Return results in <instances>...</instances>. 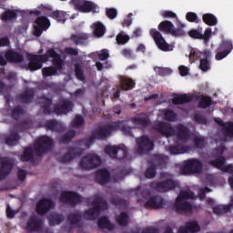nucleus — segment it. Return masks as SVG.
<instances>
[{
  "instance_id": "nucleus-29",
  "label": "nucleus",
  "mask_w": 233,
  "mask_h": 233,
  "mask_svg": "<svg viewBox=\"0 0 233 233\" xmlns=\"http://www.w3.org/2000/svg\"><path fill=\"white\" fill-rule=\"evenodd\" d=\"M34 97H35V88L34 87H26L22 94L17 96L20 103H25V105L32 103Z\"/></svg>"
},
{
  "instance_id": "nucleus-6",
  "label": "nucleus",
  "mask_w": 233,
  "mask_h": 233,
  "mask_svg": "<svg viewBox=\"0 0 233 233\" xmlns=\"http://www.w3.org/2000/svg\"><path fill=\"white\" fill-rule=\"evenodd\" d=\"M73 6L82 14H99V6L88 0H71Z\"/></svg>"
},
{
  "instance_id": "nucleus-14",
  "label": "nucleus",
  "mask_w": 233,
  "mask_h": 233,
  "mask_svg": "<svg viewBox=\"0 0 233 233\" xmlns=\"http://www.w3.org/2000/svg\"><path fill=\"white\" fill-rule=\"evenodd\" d=\"M136 142L137 147V154H147V152L154 150V141L147 136L137 137Z\"/></svg>"
},
{
  "instance_id": "nucleus-51",
  "label": "nucleus",
  "mask_w": 233,
  "mask_h": 233,
  "mask_svg": "<svg viewBox=\"0 0 233 233\" xmlns=\"http://www.w3.org/2000/svg\"><path fill=\"white\" fill-rule=\"evenodd\" d=\"M136 86V82L131 78L124 77L121 79V88L122 90H132Z\"/></svg>"
},
{
  "instance_id": "nucleus-48",
  "label": "nucleus",
  "mask_w": 233,
  "mask_h": 233,
  "mask_svg": "<svg viewBox=\"0 0 233 233\" xmlns=\"http://www.w3.org/2000/svg\"><path fill=\"white\" fill-rule=\"evenodd\" d=\"M81 212L76 211L67 216V221L70 223V225L76 226L78 223H81Z\"/></svg>"
},
{
  "instance_id": "nucleus-56",
  "label": "nucleus",
  "mask_w": 233,
  "mask_h": 233,
  "mask_svg": "<svg viewBox=\"0 0 233 233\" xmlns=\"http://www.w3.org/2000/svg\"><path fill=\"white\" fill-rule=\"evenodd\" d=\"M106 28L101 22H97L95 24V30H94V35L96 37H103L105 35Z\"/></svg>"
},
{
  "instance_id": "nucleus-43",
  "label": "nucleus",
  "mask_w": 233,
  "mask_h": 233,
  "mask_svg": "<svg viewBox=\"0 0 233 233\" xmlns=\"http://www.w3.org/2000/svg\"><path fill=\"white\" fill-rule=\"evenodd\" d=\"M227 163V158H225V157L220 156L218 157H217L214 160H210L208 162V164L211 167H214L215 168H218V170H223V168H225V165Z\"/></svg>"
},
{
  "instance_id": "nucleus-50",
  "label": "nucleus",
  "mask_w": 233,
  "mask_h": 233,
  "mask_svg": "<svg viewBox=\"0 0 233 233\" xmlns=\"http://www.w3.org/2000/svg\"><path fill=\"white\" fill-rule=\"evenodd\" d=\"M97 225L99 228H106L107 230H113L114 225L110 223V220L107 218V217H102L97 221Z\"/></svg>"
},
{
  "instance_id": "nucleus-18",
  "label": "nucleus",
  "mask_w": 233,
  "mask_h": 233,
  "mask_svg": "<svg viewBox=\"0 0 233 233\" xmlns=\"http://www.w3.org/2000/svg\"><path fill=\"white\" fill-rule=\"evenodd\" d=\"M43 225H45L43 218L33 215L26 222L25 230H27V232H41V230H43Z\"/></svg>"
},
{
  "instance_id": "nucleus-5",
  "label": "nucleus",
  "mask_w": 233,
  "mask_h": 233,
  "mask_svg": "<svg viewBox=\"0 0 233 233\" xmlns=\"http://www.w3.org/2000/svg\"><path fill=\"white\" fill-rule=\"evenodd\" d=\"M181 174L184 176L190 174H201L203 172V162L198 158H190L184 161L180 167Z\"/></svg>"
},
{
  "instance_id": "nucleus-54",
  "label": "nucleus",
  "mask_w": 233,
  "mask_h": 233,
  "mask_svg": "<svg viewBox=\"0 0 233 233\" xmlns=\"http://www.w3.org/2000/svg\"><path fill=\"white\" fill-rule=\"evenodd\" d=\"M85 125V118L81 115H76L71 122L72 128H81Z\"/></svg>"
},
{
  "instance_id": "nucleus-24",
  "label": "nucleus",
  "mask_w": 233,
  "mask_h": 233,
  "mask_svg": "<svg viewBox=\"0 0 233 233\" xmlns=\"http://www.w3.org/2000/svg\"><path fill=\"white\" fill-rule=\"evenodd\" d=\"M219 52H218L215 56V59L217 61H221V59H225L230 52L233 50V45L232 42L228 40H225L221 43V45L218 47Z\"/></svg>"
},
{
  "instance_id": "nucleus-27",
  "label": "nucleus",
  "mask_w": 233,
  "mask_h": 233,
  "mask_svg": "<svg viewBox=\"0 0 233 233\" xmlns=\"http://www.w3.org/2000/svg\"><path fill=\"white\" fill-rule=\"evenodd\" d=\"M133 125L138 127V128H147L150 127V118L145 113H140L137 116H133L129 119Z\"/></svg>"
},
{
  "instance_id": "nucleus-53",
  "label": "nucleus",
  "mask_w": 233,
  "mask_h": 233,
  "mask_svg": "<svg viewBox=\"0 0 233 233\" xmlns=\"http://www.w3.org/2000/svg\"><path fill=\"white\" fill-rule=\"evenodd\" d=\"M50 17L56 19L58 23H65L66 21V15L63 11H53Z\"/></svg>"
},
{
  "instance_id": "nucleus-1",
  "label": "nucleus",
  "mask_w": 233,
  "mask_h": 233,
  "mask_svg": "<svg viewBox=\"0 0 233 233\" xmlns=\"http://www.w3.org/2000/svg\"><path fill=\"white\" fill-rule=\"evenodd\" d=\"M53 59L54 66L61 68L63 66V59L61 55L56 52L55 48H50L44 55H34L27 54V59L29 61L27 66L31 72H35L36 70H41L43 68V63H48V59Z\"/></svg>"
},
{
  "instance_id": "nucleus-4",
  "label": "nucleus",
  "mask_w": 233,
  "mask_h": 233,
  "mask_svg": "<svg viewBox=\"0 0 233 233\" xmlns=\"http://www.w3.org/2000/svg\"><path fill=\"white\" fill-rule=\"evenodd\" d=\"M177 187H179V182L175 181L172 178H167L163 181L156 180L149 184V188L156 192H159L160 194L170 192V190H174V188H177Z\"/></svg>"
},
{
  "instance_id": "nucleus-11",
  "label": "nucleus",
  "mask_w": 233,
  "mask_h": 233,
  "mask_svg": "<svg viewBox=\"0 0 233 233\" xmlns=\"http://www.w3.org/2000/svg\"><path fill=\"white\" fill-rule=\"evenodd\" d=\"M149 35L159 50H162V52H172V46L167 43V40H165L161 32L157 31V29H150Z\"/></svg>"
},
{
  "instance_id": "nucleus-19",
  "label": "nucleus",
  "mask_w": 233,
  "mask_h": 233,
  "mask_svg": "<svg viewBox=\"0 0 233 233\" xmlns=\"http://www.w3.org/2000/svg\"><path fill=\"white\" fill-rule=\"evenodd\" d=\"M191 131L190 128L183 124H179L175 127V135L177 141L180 143H188L190 141Z\"/></svg>"
},
{
  "instance_id": "nucleus-59",
  "label": "nucleus",
  "mask_w": 233,
  "mask_h": 233,
  "mask_svg": "<svg viewBox=\"0 0 233 233\" xmlns=\"http://www.w3.org/2000/svg\"><path fill=\"white\" fill-rule=\"evenodd\" d=\"M18 139H19V134L17 132H13L10 134V136L5 137V145H8L9 147H13L14 143H17Z\"/></svg>"
},
{
  "instance_id": "nucleus-31",
  "label": "nucleus",
  "mask_w": 233,
  "mask_h": 233,
  "mask_svg": "<svg viewBox=\"0 0 233 233\" xmlns=\"http://www.w3.org/2000/svg\"><path fill=\"white\" fill-rule=\"evenodd\" d=\"M88 34L86 33L73 34L70 36V41L76 46H86L88 45Z\"/></svg>"
},
{
  "instance_id": "nucleus-38",
  "label": "nucleus",
  "mask_w": 233,
  "mask_h": 233,
  "mask_svg": "<svg viewBox=\"0 0 233 233\" xmlns=\"http://www.w3.org/2000/svg\"><path fill=\"white\" fill-rule=\"evenodd\" d=\"M153 165L159 168H163L167 165V161H168V157L165 155H154L152 159H150Z\"/></svg>"
},
{
  "instance_id": "nucleus-26",
  "label": "nucleus",
  "mask_w": 233,
  "mask_h": 233,
  "mask_svg": "<svg viewBox=\"0 0 233 233\" xmlns=\"http://www.w3.org/2000/svg\"><path fill=\"white\" fill-rule=\"evenodd\" d=\"M5 58L8 63H15L16 65H21V63H25V56L23 54L14 50L8 49L5 53Z\"/></svg>"
},
{
  "instance_id": "nucleus-60",
  "label": "nucleus",
  "mask_w": 233,
  "mask_h": 233,
  "mask_svg": "<svg viewBox=\"0 0 233 233\" xmlns=\"http://www.w3.org/2000/svg\"><path fill=\"white\" fill-rule=\"evenodd\" d=\"M196 148H204L205 145H207V142L205 140V137H198L195 136L192 139Z\"/></svg>"
},
{
  "instance_id": "nucleus-62",
  "label": "nucleus",
  "mask_w": 233,
  "mask_h": 233,
  "mask_svg": "<svg viewBox=\"0 0 233 233\" xmlns=\"http://www.w3.org/2000/svg\"><path fill=\"white\" fill-rule=\"evenodd\" d=\"M135 195L141 196L145 199H148V198H150V189L148 188L141 189V187H137L135 189Z\"/></svg>"
},
{
  "instance_id": "nucleus-12",
  "label": "nucleus",
  "mask_w": 233,
  "mask_h": 233,
  "mask_svg": "<svg viewBox=\"0 0 233 233\" xmlns=\"http://www.w3.org/2000/svg\"><path fill=\"white\" fill-rule=\"evenodd\" d=\"M215 123L218 125V127H221V133H222V141H230L233 139V122L228 121L223 122L221 118H215Z\"/></svg>"
},
{
  "instance_id": "nucleus-36",
  "label": "nucleus",
  "mask_w": 233,
  "mask_h": 233,
  "mask_svg": "<svg viewBox=\"0 0 233 233\" xmlns=\"http://www.w3.org/2000/svg\"><path fill=\"white\" fill-rule=\"evenodd\" d=\"M45 127L46 130H51V132H63L65 130V126L56 119L48 120Z\"/></svg>"
},
{
  "instance_id": "nucleus-15",
  "label": "nucleus",
  "mask_w": 233,
  "mask_h": 233,
  "mask_svg": "<svg viewBox=\"0 0 233 233\" xmlns=\"http://www.w3.org/2000/svg\"><path fill=\"white\" fill-rule=\"evenodd\" d=\"M50 28V20L46 16L37 17L34 25V35L35 37H41L43 32Z\"/></svg>"
},
{
  "instance_id": "nucleus-44",
  "label": "nucleus",
  "mask_w": 233,
  "mask_h": 233,
  "mask_svg": "<svg viewBox=\"0 0 233 233\" xmlns=\"http://www.w3.org/2000/svg\"><path fill=\"white\" fill-rule=\"evenodd\" d=\"M76 137V130H69L66 134L62 135L58 138V143H62L63 145H68L72 139Z\"/></svg>"
},
{
  "instance_id": "nucleus-23",
  "label": "nucleus",
  "mask_w": 233,
  "mask_h": 233,
  "mask_svg": "<svg viewBox=\"0 0 233 233\" xmlns=\"http://www.w3.org/2000/svg\"><path fill=\"white\" fill-rule=\"evenodd\" d=\"M188 35L192 39H199L204 41L205 45H208V41H210V37H212V29L210 27L206 28L204 34L198 29H191L188 31Z\"/></svg>"
},
{
  "instance_id": "nucleus-30",
  "label": "nucleus",
  "mask_w": 233,
  "mask_h": 233,
  "mask_svg": "<svg viewBox=\"0 0 233 233\" xmlns=\"http://www.w3.org/2000/svg\"><path fill=\"white\" fill-rule=\"evenodd\" d=\"M145 208H163L165 207V200L160 196L149 197L144 204Z\"/></svg>"
},
{
  "instance_id": "nucleus-13",
  "label": "nucleus",
  "mask_w": 233,
  "mask_h": 233,
  "mask_svg": "<svg viewBox=\"0 0 233 233\" xmlns=\"http://www.w3.org/2000/svg\"><path fill=\"white\" fill-rule=\"evenodd\" d=\"M14 168V159L9 157H0V181L6 179Z\"/></svg>"
},
{
  "instance_id": "nucleus-49",
  "label": "nucleus",
  "mask_w": 233,
  "mask_h": 233,
  "mask_svg": "<svg viewBox=\"0 0 233 233\" xmlns=\"http://www.w3.org/2000/svg\"><path fill=\"white\" fill-rule=\"evenodd\" d=\"M212 97L207 96H201L198 101V108H208V106H212Z\"/></svg>"
},
{
  "instance_id": "nucleus-10",
  "label": "nucleus",
  "mask_w": 233,
  "mask_h": 233,
  "mask_svg": "<svg viewBox=\"0 0 233 233\" xmlns=\"http://www.w3.org/2000/svg\"><path fill=\"white\" fill-rule=\"evenodd\" d=\"M158 30L163 34L173 35V37H181L185 35V30L176 29L174 24L170 21L165 20L158 25Z\"/></svg>"
},
{
  "instance_id": "nucleus-28",
  "label": "nucleus",
  "mask_w": 233,
  "mask_h": 233,
  "mask_svg": "<svg viewBox=\"0 0 233 233\" xmlns=\"http://www.w3.org/2000/svg\"><path fill=\"white\" fill-rule=\"evenodd\" d=\"M52 99L46 96L38 97V105H40V109L42 110L44 116H50L54 114V109H52Z\"/></svg>"
},
{
  "instance_id": "nucleus-58",
  "label": "nucleus",
  "mask_w": 233,
  "mask_h": 233,
  "mask_svg": "<svg viewBox=\"0 0 233 233\" xmlns=\"http://www.w3.org/2000/svg\"><path fill=\"white\" fill-rule=\"evenodd\" d=\"M75 76L78 81H86L85 71L79 64L75 65Z\"/></svg>"
},
{
  "instance_id": "nucleus-42",
  "label": "nucleus",
  "mask_w": 233,
  "mask_h": 233,
  "mask_svg": "<svg viewBox=\"0 0 233 233\" xmlns=\"http://www.w3.org/2000/svg\"><path fill=\"white\" fill-rule=\"evenodd\" d=\"M63 69V60H62V66L58 67L57 66H47L42 69V74L44 77H52V76H57V70Z\"/></svg>"
},
{
  "instance_id": "nucleus-63",
  "label": "nucleus",
  "mask_w": 233,
  "mask_h": 233,
  "mask_svg": "<svg viewBox=\"0 0 233 233\" xmlns=\"http://www.w3.org/2000/svg\"><path fill=\"white\" fill-rule=\"evenodd\" d=\"M155 72H157L158 76L165 77V76H170V74H172V69L168 67H156Z\"/></svg>"
},
{
  "instance_id": "nucleus-33",
  "label": "nucleus",
  "mask_w": 233,
  "mask_h": 233,
  "mask_svg": "<svg viewBox=\"0 0 233 233\" xmlns=\"http://www.w3.org/2000/svg\"><path fill=\"white\" fill-rule=\"evenodd\" d=\"M95 179L98 185H106L110 181V171L107 169H100L96 172Z\"/></svg>"
},
{
  "instance_id": "nucleus-57",
  "label": "nucleus",
  "mask_w": 233,
  "mask_h": 233,
  "mask_svg": "<svg viewBox=\"0 0 233 233\" xmlns=\"http://www.w3.org/2000/svg\"><path fill=\"white\" fill-rule=\"evenodd\" d=\"M23 114H25V109L21 106H16L11 110V116L13 119H15V121H17Z\"/></svg>"
},
{
  "instance_id": "nucleus-25",
  "label": "nucleus",
  "mask_w": 233,
  "mask_h": 233,
  "mask_svg": "<svg viewBox=\"0 0 233 233\" xmlns=\"http://www.w3.org/2000/svg\"><path fill=\"white\" fill-rule=\"evenodd\" d=\"M53 207L54 201H52V199L42 198L36 204V212L39 214V216H45V214H47V212L52 210Z\"/></svg>"
},
{
  "instance_id": "nucleus-55",
  "label": "nucleus",
  "mask_w": 233,
  "mask_h": 233,
  "mask_svg": "<svg viewBox=\"0 0 233 233\" xmlns=\"http://www.w3.org/2000/svg\"><path fill=\"white\" fill-rule=\"evenodd\" d=\"M116 221L120 227H127V225H128V213L121 212L120 215L116 217Z\"/></svg>"
},
{
  "instance_id": "nucleus-16",
  "label": "nucleus",
  "mask_w": 233,
  "mask_h": 233,
  "mask_svg": "<svg viewBox=\"0 0 233 233\" xmlns=\"http://www.w3.org/2000/svg\"><path fill=\"white\" fill-rule=\"evenodd\" d=\"M60 201L66 205L76 207L81 203V195L74 191H65L60 196Z\"/></svg>"
},
{
  "instance_id": "nucleus-2",
  "label": "nucleus",
  "mask_w": 233,
  "mask_h": 233,
  "mask_svg": "<svg viewBox=\"0 0 233 233\" xmlns=\"http://www.w3.org/2000/svg\"><path fill=\"white\" fill-rule=\"evenodd\" d=\"M54 147V140L48 136L39 137L35 142L34 148L28 147L24 149L23 154L20 157L21 161L26 163L28 161H34V154L38 157H41L43 154H46L49 150H52Z\"/></svg>"
},
{
  "instance_id": "nucleus-35",
  "label": "nucleus",
  "mask_w": 233,
  "mask_h": 233,
  "mask_svg": "<svg viewBox=\"0 0 233 233\" xmlns=\"http://www.w3.org/2000/svg\"><path fill=\"white\" fill-rule=\"evenodd\" d=\"M175 210L177 212H190L192 210V204L187 202V200L177 198L175 203Z\"/></svg>"
},
{
  "instance_id": "nucleus-7",
  "label": "nucleus",
  "mask_w": 233,
  "mask_h": 233,
  "mask_svg": "<svg viewBox=\"0 0 233 233\" xmlns=\"http://www.w3.org/2000/svg\"><path fill=\"white\" fill-rule=\"evenodd\" d=\"M190 59L196 60L199 59L202 56L203 58L199 61V68L202 72H208L210 70V57H212V53L208 50H205L203 52L196 51L192 49L189 53Z\"/></svg>"
},
{
  "instance_id": "nucleus-52",
  "label": "nucleus",
  "mask_w": 233,
  "mask_h": 233,
  "mask_svg": "<svg viewBox=\"0 0 233 233\" xmlns=\"http://www.w3.org/2000/svg\"><path fill=\"white\" fill-rule=\"evenodd\" d=\"M232 208V205L228 206H215L213 208V213H215L217 216H221L223 214H227V212H230V208Z\"/></svg>"
},
{
  "instance_id": "nucleus-20",
  "label": "nucleus",
  "mask_w": 233,
  "mask_h": 233,
  "mask_svg": "<svg viewBox=\"0 0 233 233\" xmlns=\"http://www.w3.org/2000/svg\"><path fill=\"white\" fill-rule=\"evenodd\" d=\"M85 148L83 147H68L67 152L59 158L60 163H70L72 159L83 156Z\"/></svg>"
},
{
  "instance_id": "nucleus-22",
  "label": "nucleus",
  "mask_w": 233,
  "mask_h": 233,
  "mask_svg": "<svg viewBox=\"0 0 233 233\" xmlns=\"http://www.w3.org/2000/svg\"><path fill=\"white\" fill-rule=\"evenodd\" d=\"M74 108V103L69 99H63L59 104H56L54 106V114L56 116H63L72 112Z\"/></svg>"
},
{
  "instance_id": "nucleus-9",
  "label": "nucleus",
  "mask_w": 233,
  "mask_h": 233,
  "mask_svg": "<svg viewBox=\"0 0 233 233\" xmlns=\"http://www.w3.org/2000/svg\"><path fill=\"white\" fill-rule=\"evenodd\" d=\"M101 165V157L96 154H88L82 157L79 163L82 170H90L92 168H97Z\"/></svg>"
},
{
  "instance_id": "nucleus-61",
  "label": "nucleus",
  "mask_w": 233,
  "mask_h": 233,
  "mask_svg": "<svg viewBox=\"0 0 233 233\" xmlns=\"http://www.w3.org/2000/svg\"><path fill=\"white\" fill-rule=\"evenodd\" d=\"M164 119L170 122L176 121L177 115L172 109H166L164 112Z\"/></svg>"
},
{
  "instance_id": "nucleus-47",
  "label": "nucleus",
  "mask_w": 233,
  "mask_h": 233,
  "mask_svg": "<svg viewBox=\"0 0 233 233\" xmlns=\"http://www.w3.org/2000/svg\"><path fill=\"white\" fill-rule=\"evenodd\" d=\"M64 219H65V217L57 213H53L48 218L50 227L60 225V223H63Z\"/></svg>"
},
{
  "instance_id": "nucleus-21",
  "label": "nucleus",
  "mask_w": 233,
  "mask_h": 233,
  "mask_svg": "<svg viewBox=\"0 0 233 233\" xmlns=\"http://www.w3.org/2000/svg\"><path fill=\"white\" fill-rule=\"evenodd\" d=\"M153 130L161 134V136H165L166 137H170L176 135V129L172 127V125L167 122H159L153 126Z\"/></svg>"
},
{
  "instance_id": "nucleus-40",
  "label": "nucleus",
  "mask_w": 233,
  "mask_h": 233,
  "mask_svg": "<svg viewBox=\"0 0 233 233\" xmlns=\"http://www.w3.org/2000/svg\"><path fill=\"white\" fill-rule=\"evenodd\" d=\"M190 101H192V96L187 94L176 95L172 99L173 105H186V103H190Z\"/></svg>"
},
{
  "instance_id": "nucleus-8",
  "label": "nucleus",
  "mask_w": 233,
  "mask_h": 233,
  "mask_svg": "<svg viewBox=\"0 0 233 233\" xmlns=\"http://www.w3.org/2000/svg\"><path fill=\"white\" fill-rule=\"evenodd\" d=\"M106 154H108L109 157L112 159H125L128 156V149L125 145L121 146H106L105 147Z\"/></svg>"
},
{
  "instance_id": "nucleus-3",
  "label": "nucleus",
  "mask_w": 233,
  "mask_h": 233,
  "mask_svg": "<svg viewBox=\"0 0 233 233\" xmlns=\"http://www.w3.org/2000/svg\"><path fill=\"white\" fill-rule=\"evenodd\" d=\"M91 205H93V208L86 209L84 213L85 219H87L88 221L97 219L101 214V210L108 209V203L106 200L103 199V198L99 197L98 195L94 197Z\"/></svg>"
},
{
  "instance_id": "nucleus-17",
  "label": "nucleus",
  "mask_w": 233,
  "mask_h": 233,
  "mask_svg": "<svg viewBox=\"0 0 233 233\" xmlns=\"http://www.w3.org/2000/svg\"><path fill=\"white\" fill-rule=\"evenodd\" d=\"M118 127L119 124L111 122L109 125L98 127L96 131H94V133L98 139H106V137L112 136V132H116V129H117Z\"/></svg>"
},
{
  "instance_id": "nucleus-45",
  "label": "nucleus",
  "mask_w": 233,
  "mask_h": 233,
  "mask_svg": "<svg viewBox=\"0 0 233 233\" xmlns=\"http://www.w3.org/2000/svg\"><path fill=\"white\" fill-rule=\"evenodd\" d=\"M147 164H148V167L145 171V177L147 179H154V177H156L157 167H156V165H154V163H152V160H148Z\"/></svg>"
},
{
  "instance_id": "nucleus-64",
  "label": "nucleus",
  "mask_w": 233,
  "mask_h": 233,
  "mask_svg": "<svg viewBox=\"0 0 233 233\" xmlns=\"http://www.w3.org/2000/svg\"><path fill=\"white\" fill-rule=\"evenodd\" d=\"M177 198L183 199L184 201H186V199H194V192L190 190H181Z\"/></svg>"
},
{
  "instance_id": "nucleus-39",
  "label": "nucleus",
  "mask_w": 233,
  "mask_h": 233,
  "mask_svg": "<svg viewBox=\"0 0 233 233\" xmlns=\"http://www.w3.org/2000/svg\"><path fill=\"white\" fill-rule=\"evenodd\" d=\"M17 14H21V11L19 10H12V9H7L5 10L2 15H1V19L4 22H7V21H12L14 19H17Z\"/></svg>"
},
{
  "instance_id": "nucleus-34",
  "label": "nucleus",
  "mask_w": 233,
  "mask_h": 233,
  "mask_svg": "<svg viewBox=\"0 0 233 233\" xmlns=\"http://www.w3.org/2000/svg\"><path fill=\"white\" fill-rule=\"evenodd\" d=\"M199 230H201V227H199V224H198V221L193 220L190 222H187L186 223V227H180L178 228V232L177 233H194V232H199Z\"/></svg>"
},
{
  "instance_id": "nucleus-46",
  "label": "nucleus",
  "mask_w": 233,
  "mask_h": 233,
  "mask_svg": "<svg viewBox=\"0 0 233 233\" xmlns=\"http://www.w3.org/2000/svg\"><path fill=\"white\" fill-rule=\"evenodd\" d=\"M202 20L208 26H216L218 25V17L210 13L204 14Z\"/></svg>"
},
{
  "instance_id": "nucleus-37",
  "label": "nucleus",
  "mask_w": 233,
  "mask_h": 233,
  "mask_svg": "<svg viewBox=\"0 0 233 233\" xmlns=\"http://www.w3.org/2000/svg\"><path fill=\"white\" fill-rule=\"evenodd\" d=\"M96 139H99V138H97V136L93 131V133L88 138H83L76 141V146L85 147V148H90V147H92V144H94V141H96Z\"/></svg>"
},
{
  "instance_id": "nucleus-32",
  "label": "nucleus",
  "mask_w": 233,
  "mask_h": 233,
  "mask_svg": "<svg viewBox=\"0 0 233 233\" xmlns=\"http://www.w3.org/2000/svg\"><path fill=\"white\" fill-rule=\"evenodd\" d=\"M192 147L190 146H185L183 144L177 143L175 146H169L167 147V152L171 154V156H179V154H187V152H190Z\"/></svg>"
},
{
  "instance_id": "nucleus-41",
  "label": "nucleus",
  "mask_w": 233,
  "mask_h": 233,
  "mask_svg": "<svg viewBox=\"0 0 233 233\" xmlns=\"http://www.w3.org/2000/svg\"><path fill=\"white\" fill-rule=\"evenodd\" d=\"M115 124H118V128L115 129V132L120 130L124 136H127V137H134V135L132 134V127L130 126L125 125V122L123 121H117L115 122Z\"/></svg>"
}]
</instances>
